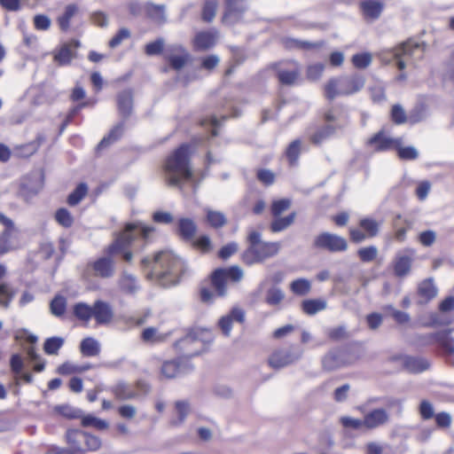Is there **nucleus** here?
Masks as SVG:
<instances>
[{
    "mask_svg": "<svg viewBox=\"0 0 454 454\" xmlns=\"http://www.w3.org/2000/svg\"><path fill=\"white\" fill-rule=\"evenodd\" d=\"M290 289L294 294L304 296L310 292L311 283L307 278H298L291 283Z\"/></svg>",
    "mask_w": 454,
    "mask_h": 454,
    "instance_id": "nucleus-44",
    "label": "nucleus"
},
{
    "mask_svg": "<svg viewBox=\"0 0 454 454\" xmlns=\"http://www.w3.org/2000/svg\"><path fill=\"white\" fill-rule=\"evenodd\" d=\"M423 47L413 40H408L394 49L383 51L379 53L380 61L389 64L395 60L398 69L403 70L413 59H420L423 55Z\"/></svg>",
    "mask_w": 454,
    "mask_h": 454,
    "instance_id": "nucleus-4",
    "label": "nucleus"
},
{
    "mask_svg": "<svg viewBox=\"0 0 454 454\" xmlns=\"http://www.w3.org/2000/svg\"><path fill=\"white\" fill-rule=\"evenodd\" d=\"M340 422L345 428L358 430L364 427V419H355L348 416H343Z\"/></svg>",
    "mask_w": 454,
    "mask_h": 454,
    "instance_id": "nucleus-63",
    "label": "nucleus"
},
{
    "mask_svg": "<svg viewBox=\"0 0 454 454\" xmlns=\"http://www.w3.org/2000/svg\"><path fill=\"white\" fill-rule=\"evenodd\" d=\"M82 425L85 427H91L98 430H105L109 427V424L106 420L101 419L90 414L82 417Z\"/></svg>",
    "mask_w": 454,
    "mask_h": 454,
    "instance_id": "nucleus-51",
    "label": "nucleus"
},
{
    "mask_svg": "<svg viewBox=\"0 0 454 454\" xmlns=\"http://www.w3.org/2000/svg\"><path fill=\"white\" fill-rule=\"evenodd\" d=\"M301 142L299 139L294 140L287 147L286 151V155L288 159V161L291 165H294L301 153Z\"/></svg>",
    "mask_w": 454,
    "mask_h": 454,
    "instance_id": "nucleus-55",
    "label": "nucleus"
},
{
    "mask_svg": "<svg viewBox=\"0 0 454 454\" xmlns=\"http://www.w3.org/2000/svg\"><path fill=\"white\" fill-rule=\"evenodd\" d=\"M207 223L213 228H221L227 223L223 213L210 208H205Z\"/></svg>",
    "mask_w": 454,
    "mask_h": 454,
    "instance_id": "nucleus-37",
    "label": "nucleus"
},
{
    "mask_svg": "<svg viewBox=\"0 0 454 454\" xmlns=\"http://www.w3.org/2000/svg\"><path fill=\"white\" fill-rule=\"evenodd\" d=\"M291 207V200L289 199H281L273 201L271 205V213L277 217L279 216L284 211Z\"/></svg>",
    "mask_w": 454,
    "mask_h": 454,
    "instance_id": "nucleus-61",
    "label": "nucleus"
},
{
    "mask_svg": "<svg viewBox=\"0 0 454 454\" xmlns=\"http://www.w3.org/2000/svg\"><path fill=\"white\" fill-rule=\"evenodd\" d=\"M364 83V77L358 74L333 78L325 84V96L329 99H333L338 96L352 95L360 91Z\"/></svg>",
    "mask_w": 454,
    "mask_h": 454,
    "instance_id": "nucleus-5",
    "label": "nucleus"
},
{
    "mask_svg": "<svg viewBox=\"0 0 454 454\" xmlns=\"http://www.w3.org/2000/svg\"><path fill=\"white\" fill-rule=\"evenodd\" d=\"M302 351L294 346L274 350L268 359L269 365L273 369H281L301 358Z\"/></svg>",
    "mask_w": 454,
    "mask_h": 454,
    "instance_id": "nucleus-12",
    "label": "nucleus"
},
{
    "mask_svg": "<svg viewBox=\"0 0 454 454\" xmlns=\"http://www.w3.org/2000/svg\"><path fill=\"white\" fill-rule=\"evenodd\" d=\"M360 227L365 231L368 238L376 237L380 231V223L376 220L365 217L360 220Z\"/></svg>",
    "mask_w": 454,
    "mask_h": 454,
    "instance_id": "nucleus-46",
    "label": "nucleus"
},
{
    "mask_svg": "<svg viewBox=\"0 0 454 454\" xmlns=\"http://www.w3.org/2000/svg\"><path fill=\"white\" fill-rule=\"evenodd\" d=\"M322 367L327 372L337 370L345 365L342 352L337 349L330 350L321 360Z\"/></svg>",
    "mask_w": 454,
    "mask_h": 454,
    "instance_id": "nucleus-24",
    "label": "nucleus"
},
{
    "mask_svg": "<svg viewBox=\"0 0 454 454\" xmlns=\"http://www.w3.org/2000/svg\"><path fill=\"white\" fill-rule=\"evenodd\" d=\"M450 332L437 333L432 335L447 356L454 355V338L450 335Z\"/></svg>",
    "mask_w": 454,
    "mask_h": 454,
    "instance_id": "nucleus-32",
    "label": "nucleus"
},
{
    "mask_svg": "<svg viewBox=\"0 0 454 454\" xmlns=\"http://www.w3.org/2000/svg\"><path fill=\"white\" fill-rule=\"evenodd\" d=\"M372 56L369 52L355 54L352 57L353 65L359 69H364L372 63Z\"/></svg>",
    "mask_w": 454,
    "mask_h": 454,
    "instance_id": "nucleus-57",
    "label": "nucleus"
},
{
    "mask_svg": "<svg viewBox=\"0 0 454 454\" xmlns=\"http://www.w3.org/2000/svg\"><path fill=\"white\" fill-rule=\"evenodd\" d=\"M190 156L191 146L183 144L167 158L164 165V176L168 185L182 189L184 183L192 180Z\"/></svg>",
    "mask_w": 454,
    "mask_h": 454,
    "instance_id": "nucleus-3",
    "label": "nucleus"
},
{
    "mask_svg": "<svg viewBox=\"0 0 454 454\" xmlns=\"http://www.w3.org/2000/svg\"><path fill=\"white\" fill-rule=\"evenodd\" d=\"M154 231L152 226H146L140 222L128 223L125 229L121 232L112 245L107 248L109 256H103L89 265L96 277L108 278L114 274V262L110 257L115 254H122L126 262H130L133 254L128 250L131 242L138 238L148 239L149 235Z\"/></svg>",
    "mask_w": 454,
    "mask_h": 454,
    "instance_id": "nucleus-1",
    "label": "nucleus"
},
{
    "mask_svg": "<svg viewBox=\"0 0 454 454\" xmlns=\"http://www.w3.org/2000/svg\"><path fill=\"white\" fill-rule=\"evenodd\" d=\"M243 270L239 266H232L228 269H217L212 274V285L218 294L223 296L226 293V282L231 279L234 282L241 280Z\"/></svg>",
    "mask_w": 454,
    "mask_h": 454,
    "instance_id": "nucleus-11",
    "label": "nucleus"
},
{
    "mask_svg": "<svg viewBox=\"0 0 454 454\" xmlns=\"http://www.w3.org/2000/svg\"><path fill=\"white\" fill-rule=\"evenodd\" d=\"M15 296V291L6 283L0 284V304L8 308Z\"/></svg>",
    "mask_w": 454,
    "mask_h": 454,
    "instance_id": "nucleus-54",
    "label": "nucleus"
},
{
    "mask_svg": "<svg viewBox=\"0 0 454 454\" xmlns=\"http://www.w3.org/2000/svg\"><path fill=\"white\" fill-rule=\"evenodd\" d=\"M146 14L156 22L166 21L165 6L147 3L145 6Z\"/></svg>",
    "mask_w": 454,
    "mask_h": 454,
    "instance_id": "nucleus-39",
    "label": "nucleus"
},
{
    "mask_svg": "<svg viewBox=\"0 0 454 454\" xmlns=\"http://www.w3.org/2000/svg\"><path fill=\"white\" fill-rule=\"evenodd\" d=\"M204 332H192L187 334L184 338L176 341V347L184 354V356L192 357L198 356L200 353L202 348V341L200 335L203 334Z\"/></svg>",
    "mask_w": 454,
    "mask_h": 454,
    "instance_id": "nucleus-14",
    "label": "nucleus"
},
{
    "mask_svg": "<svg viewBox=\"0 0 454 454\" xmlns=\"http://www.w3.org/2000/svg\"><path fill=\"white\" fill-rule=\"evenodd\" d=\"M88 192V186L84 183H81L67 197V203L74 207L79 204Z\"/></svg>",
    "mask_w": 454,
    "mask_h": 454,
    "instance_id": "nucleus-48",
    "label": "nucleus"
},
{
    "mask_svg": "<svg viewBox=\"0 0 454 454\" xmlns=\"http://www.w3.org/2000/svg\"><path fill=\"white\" fill-rule=\"evenodd\" d=\"M415 254V250L411 248H405L396 254L394 261V272L395 276L403 278L410 273Z\"/></svg>",
    "mask_w": 454,
    "mask_h": 454,
    "instance_id": "nucleus-16",
    "label": "nucleus"
},
{
    "mask_svg": "<svg viewBox=\"0 0 454 454\" xmlns=\"http://www.w3.org/2000/svg\"><path fill=\"white\" fill-rule=\"evenodd\" d=\"M197 231L196 223L190 218H181L178 222V233L185 240H192Z\"/></svg>",
    "mask_w": 454,
    "mask_h": 454,
    "instance_id": "nucleus-30",
    "label": "nucleus"
},
{
    "mask_svg": "<svg viewBox=\"0 0 454 454\" xmlns=\"http://www.w3.org/2000/svg\"><path fill=\"white\" fill-rule=\"evenodd\" d=\"M403 364L405 368L411 372H421L429 368L427 360L421 357H403Z\"/></svg>",
    "mask_w": 454,
    "mask_h": 454,
    "instance_id": "nucleus-34",
    "label": "nucleus"
},
{
    "mask_svg": "<svg viewBox=\"0 0 454 454\" xmlns=\"http://www.w3.org/2000/svg\"><path fill=\"white\" fill-rule=\"evenodd\" d=\"M67 442L75 454H86V451H97L102 446L101 439L80 429H68L66 433Z\"/></svg>",
    "mask_w": 454,
    "mask_h": 454,
    "instance_id": "nucleus-6",
    "label": "nucleus"
},
{
    "mask_svg": "<svg viewBox=\"0 0 454 454\" xmlns=\"http://www.w3.org/2000/svg\"><path fill=\"white\" fill-rule=\"evenodd\" d=\"M130 37V31L126 28H121L115 35L109 41V47L116 48L118 47L124 40H127Z\"/></svg>",
    "mask_w": 454,
    "mask_h": 454,
    "instance_id": "nucleus-64",
    "label": "nucleus"
},
{
    "mask_svg": "<svg viewBox=\"0 0 454 454\" xmlns=\"http://www.w3.org/2000/svg\"><path fill=\"white\" fill-rule=\"evenodd\" d=\"M402 138H393L386 134L384 131H380L370 138L368 144L375 151H387L395 149L402 145Z\"/></svg>",
    "mask_w": 454,
    "mask_h": 454,
    "instance_id": "nucleus-17",
    "label": "nucleus"
},
{
    "mask_svg": "<svg viewBox=\"0 0 454 454\" xmlns=\"http://www.w3.org/2000/svg\"><path fill=\"white\" fill-rule=\"evenodd\" d=\"M142 264L145 267L152 266L147 277L155 278L163 286L177 284L184 271V262L169 251L159 252L153 258L145 257Z\"/></svg>",
    "mask_w": 454,
    "mask_h": 454,
    "instance_id": "nucleus-2",
    "label": "nucleus"
},
{
    "mask_svg": "<svg viewBox=\"0 0 454 454\" xmlns=\"http://www.w3.org/2000/svg\"><path fill=\"white\" fill-rule=\"evenodd\" d=\"M217 6L218 0H206L202 8V20L211 22L215 16Z\"/></svg>",
    "mask_w": 454,
    "mask_h": 454,
    "instance_id": "nucleus-53",
    "label": "nucleus"
},
{
    "mask_svg": "<svg viewBox=\"0 0 454 454\" xmlns=\"http://www.w3.org/2000/svg\"><path fill=\"white\" fill-rule=\"evenodd\" d=\"M54 411L67 419H76L82 417V411L75 409L69 404L55 406Z\"/></svg>",
    "mask_w": 454,
    "mask_h": 454,
    "instance_id": "nucleus-56",
    "label": "nucleus"
},
{
    "mask_svg": "<svg viewBox=\"0 0 454 454\" xmlns=\"http://www.w3.org/2000/svg\"><path fill=\"white\" fill-rule=\"evenodd\" d=\"M247 9L245 0H225V10L223 22L233 25L239 22Z\"/></svg>",
    "mask_w": 454,
    "mask_h": 454,
    "instance_id": "nucleus-15",
    "label": "nucleus"
},
{
    "mask_svg": "<svg viewBox=\"0 0 454 454\" xmlns=\"http://www.w3.org/2000/svg\"><path fill=\"white\" fill-rule=\"evenodd\" d=\"M286 47L290 49H301L310 50L314 48H319L323 45V43H311L309 41H301L293 38H286L283 41Z\"/></svg>",
    "mask_w": 454,
    "mask_h": 454,
    "instance_id": "nucleus-42",
    "label": "nucleus"
},
{
    "mask_svg": "<svg viewBox=\"0 0 454 454\" xmlns=\"http://www.w3.org/2000/svg\"><path fill=\"white\" fill-rule=\"evenodd\" d=\"M418 294L422 299L420 302H427L434 299L437 294V288L434 284L433 278L423 280L418 287Z\"/></svg>",
    "mask_w": 454,
    "mask_h": 454,
    "instance_id": "nucleus-28",
    "label": "nucleus"
},
{
    "mask_svg": "<svg viewBox=\"0 0 454 454\" xmlns=\"http://www.w3.org/2000/svg\"><path fill=\"white\" fill-rule=\"evenodd\" d=\"M168 333H160L154 327L145 328L142 333V339L145 342L160 343L164 341Z\"/></svg>",
    "mask_w": 454,
    "mask_h": 454,
    "instance_id": "nucleus-45",
    "label": "nucleus"
},
{
    "mask_svg": "<svg viewBox=\"0 0 454 454\" xmlns=\"http://www.w3.org/2000/svg\"><path fill=\"white\" fill-rule=\"evenodd\" d=\"M67 308V300L64 296L57 295L50 303V309L55 317H61L64 315Z\"/></svg>",
    "mask_w": 454,
    "mask_h": 454,
    "instance_id": "nucleus-52",
    "label": "nucleus"
},
{
    "mask_svg": "<svg viewBox=\"0 0 454 454\" xmlns=\"http://www.w3.org/2000/svg\"><path fill=\"white\" fill-rule=\"evenodd\" d=\"M78 12V7L75 4H68L65 8V11L62 15H60L57 21L59 26V28L62 31H67L70 27V21L74 17V15Z\"/></svg>",
    "mask_w": 454,
    "mask_h": 454,
    "instance_id": "nucleus-36",
    "label": "nucleus"
},
{
    "mask_svg": "<svg viewBox=\"0 0 454 454\" xmlns=\"http://www.w3.org/2000/svg\"><path fill=\"white\" fill-rule=\"evenodd\" d=\"M64 339L61 337H51L45 340L43 350L47 355H58L59 350L64 345Z\"/></svg>",
    "mask_w": 454,
    "mask_h": 454,
    "instance_id": "nucleus-50",
    "label": "nucleus"
},
{
    "mask_svg": "<svg viewBox=\"0 0 454 454\" xmlns=\"http://www.w3.org/2000/svg\"><path fill=\"white\" fill-rule=\"evenodd\" d=\"M313 247L331 253H340L348 249V243L343 237L325 231L314 238Z\"/></svg>",
    "mask_w": 454,
    "mask_h": 454,
    "instance_id": "nucleus-10",
    "label": "nucleus"
},
{
    "mask_svg": "<svg viewBox=\"0 0 454 454\" xmlns=\"http://www.w3.org/2000/svg\"><path fill=\"white\" fill-rule=\"evenodd\" d=\"M79 46V43H64L59 50L54 52V61L59 66L69 65L74 58H75V49Z\"/></svg>",
    "mask_w": 454,
    "mask_h": 454,
    "instance_id": "nucleus-23",
    "label": "nucleus"
},
{
    "mask_svg": "<svg viewBox=\"0 0 454 454\" xmlns=\"http://www.w3.org/2000/svg\"><path fill=\"white\" fill-rule=\"evenodd\" d=\"M74 315L80 320L88 322L93 317V306L85 302H78L73 308Z\"/></svg>",
    "mask_w": 454,
    "mask_h": 454,
    "instance_id": "nucleus-43",
    "label": "nucleus"
},
{
    "mask_svg": "<svg viewBox=\"0 0 454 454\" xmlns=\"http://www.w3.org/2000/svg\"><path fill=\"white\" fill-rule=\"evenodd\" d=\"M325 120L328 124L317 128L313 133L309 134L310 142L316 145L327 141L337 130L342 129L348 124L345 118H341L331 111L325 114Z\"/></svg>",
    "mask_w": 454,
    "mask_h": 454,
    "instance_id": "nucleus-7",
    "label": "nucleus"
},
{
    "mask_svg": "<svg viewBox=\"0 0 454 454\" xmlns=\"http://www.w3.org/2000/svg\"><path fill=\"white\" fill-rule=\"evenodd\" d=\"M327 303L325 300L321 299H310L305 300L301 303V308L304 313L312 316L319 311L326 309Z\"/></svg>",
    "mask_w": 454,
    "mask_h": 454,
    "instance_id": "nucleus-35",
    "label": "nucleus"
},
{
    "mask_svg": "<svg viewBox=\"0 0 454 454\" xmlns=\"http://www.w3.org/2000/svg\"><path fill=\"white\" fill-rule=\"evenodd\" d=\"M369 90L373 102L380 103L386 100L385 88L380 82H378L373 86H371Z\"/></svg>",
    "mask_w": 454,
    "mask_h": 454,
    "instance_id": "nucleus-62",
    "label": "nucleus"
},
{
    "mask_svg": "<svg viewBox=\"0 0 454 454\" xmlns=\"http://www.w3.org/2000/svg\"><path fill=\"white\" fill-rule=\"evenodd\" d=\"M357 255L364 262H372L378 255V248L375 246H369L358 249Z\"/></svg>",
    "mask_w": 454,
    "mask_h": 454,
    "instance_id": "nucleus-58",
    "label": "nucleus"
},
{
    "mask_svg": "<svg viewBox=\"0 0 454 454\" xmlns=\"http://www.w3.org/2000/svg\"><path fill=\"white\" fill-rule=\"evenodd\" d=\"M56 221L63 227H71L74 223V218L70 212L66 208H59L55 214Z\"/></svg>",
    "mask_w": 454,
    "mask_h": 454,
    "instance_id": "nucleus-59",
    "label": "nucleus"
},
{
    "mask_svg": "<svg viewBox=\"0 0 454 454\" xmlns=\"http://www.w3.org/2000/svg\"><path fill=\"white\" fill-rule=\"evenodd\" d=\"M117 106L119 113L128 118L132 113L133 94L131 90H125L117 95Z\"/></svg>",
    "mask_w": 454,
    "mask_h": 454,
    "instance_id": "nucleus-26",
    "label": "nucleus"
},
{
    "mask_svg": "<svg viewBox=\"0 0 454 454\" xmlns=\"http://www.w3.org/2000/svg\"><path fill=\"white\" fill-rule=\"evenodd\" d=\"M177 418L171 420V425H181L191 411V407L186 401H177L175 403Z\"/></svg>",
    "mask_w": 454,
    "mask_h": 454,
    "instance_id": "nucleus-41",
    "label": "nucleus"
},
{
    "mask_svg": "<svg viewBox=\"0 0 454 454\" xmlns=\"http://www.w3.org/2000/svg\"><path fill=\"white\" fill-rule=\"evenodd\" d=\"M279 248L280 245L278 242H262L255 247H248L242 258L245 263L252 265L276 255Z\"/></svg>",
    "mask_w": 454,
    "mask_h": 454,
    "instance_id": "nucleus-9",
    "label": "nucleus"
},
{
    "mask_svg": "<svg viewBox=\"0 0 454 454\" xmlns=\"http://www.w3.org/2000/svg\"><path fill=\"white\" fill-rule=\"evenodd\" d=\"M165 41L163 38H158L154 42L149 43L145 45V51L148 56L158 55L162 52Z\"/></svg>",
    "mask_w": 454,
    "mask_h": 454,
    "instance_id": "nucleus-60",
    "label": "nucleus"
},
{
    "mask_svg": "<svg viewBox=\"0 0 454 454\" xmlns=\"http://www.w3.org/2000/svg\"><path fill=\"white\" fill-rule=\"evenodd\" d=\"M136 387L137 390L135 388V387L127 382L119 381L110 387V391L114 395V397L120 401H127L137 398L139 396L138 390L145 394L149 391L148 386L142 381L137 382Z\"/></svg>",
    "mask_w": 454,
    "mask_h": 454,
    "instance_id": "nucleus-13",
    "label": "nucleus"
},
{
    "mask_svg": "<svg viewBox=\"0 0 454 454\" xmlns=\"http://www.w3.org/2000/svg\"><path fill=\"white\" fill-rule=\"evenodd\" d=\"M165 55L170 66L176 70L183 68L189 59V53L180 44H172L168 46Z\"/></svg>",
    "mask_w": 454,
    "mask_h": 454,
    "instance_id": "nucleus-18",
    "label": "nucleus"
},
{
    "mask_svg": "<svg viewBox=\"0 0 454 454\" xmlns=\"http://www.w3.org/2000/svg\"><path fill=\"white\" fill-rule=\"evenodd\" d=\"M0 223L4 227L0 233V254H4L20 246V231L13 221L3 213H0Z\"/></svg>",
    "mask_w": 454,
    "mask_h": 454,
    "instance_id": "nucleus-8",
    "label": "nucleus"
},
{
    "mask_svg": "<svg viewBox=\"0 0 454 454\" xmlns=\"http://www.w3.org/2000/svg\"><path fill=\"white\" fill-rule=\"evenodd\" d=\"M161 374L167 379H172L185 372L179 360L166 361L161 366Z\"/></svg>",
    "mask_w": 454,
    "mask_h": 454,
    "instance_id": "nucleus-31",
    "label": "nucleus"
},
{
    "mask_svg": "<svg viewBox=\"0 0 454 454\" xmlns=\"http://www.w3.org/2000/svg\"><path fill=\"white\" fill-rule=\"evenodd\" d=\"M383 7V4L377 0H365L361 3L364 15L372 20H376L380 16Z\"/></svg>",
    "mask_w": 454,
    "mask_h": 454,
    "instance_id": "nucleus-27",
    "label": "nucleus"
},
{
    "mask_svg": "<svg viewBox=\"0 0 454 454\" xmlns=\"http://www.w3.org/2000/svg\"><path fill=\"white\" fill-rule=\"evenodd\" d=\"M121 292L127 294H134L139 290L137 278L127 272H123L118 281Z\"/></svg>",
    "mask_w": 454,
    "mask_h": 454,
    "instance_id": "nucleus-29",
    "label": "nucleus"
},
{
    "mask_svg": "<svg viewBox=\"0 0 454 454\" xmlns=\"http://www.w3.org/2000/svg\"><path fill=\"white\" fill-rule=\"evenodd\" d=\"M286 65V67L284 65L279 66L277 71L278 78L282 84L292 85L300 74V67L295 61L287 62Z\"/></svg>",
    "mask_w": 454,
    "mask_h": 454,
    "instance_id": "nucleus-21",
    "label": "nucleus"
},
{
    "mask_svg": "<svg viewBox=\"0 0 454 454\" xmlns=\"http://www.w3.org/2000/svg\"><path fill=\"white\" fill-rule=\"evenodd\" d=\"M245 320V311L239 308L234 307L227 314L223 316L218 321V326L224 336L229 337L231 332L233 322L243 323Z\"/></svg>",
    "mask_w": 454,
    "mask_h": 454,
    "instance_id": "nucleus-19",
    "label": "nucleus"
},
{
    "mask_svg": "<svg viewBox=\"0 0 454 454\" xmlns=\"http://www.w3.org/2000/svg\"><path fill=\"white\" fill-rule=\"evenodd\" d=\"M217 37L218 33L215 30L200 32L194 37V47L199 51L207 50L215 44Z\"/></svg>",
    "mask_w": 454,
    "mask_h": 454,
    "instance_id": "nucleus-25",
    "label": "nucleus"
},
{
    "mask_svg": "<svg viewBox=\"0 0 454 454\" xmlns=\"http://www.w3.org/2000/svg\"><path fill=\"white\" fill-rule=\"evenodd\" d=\"M401 220V216L398 215L394 223V228L395 229L394 237L398 242H403L406 239V233L412 228V222L408 219L403 220V226H398V221Z\"/></svg>",
    "mask_w": 454,
    "mask_h": 454,
    "instance_id": "nucleus-47",
    "label": "nucleus"
},
{
    "mask_svg": "<svg viewBox=\"0 0 454 454\" xmlns=\"http://www.w3.org/2000/svg\"><path fill=\"white\" fill-rule=\"evenodd\" d=\"M93 317L99 325L108 324L114 317V311L108 302L98 300L93 304Z\"/></svg>",
    "mask_w": 454,
    "mask_h": 454,
    "instance_id": "nucleus-22",
    "label": "nucleus"
},
{
    "mask_svg": "<svg viewBox=\"0 0 454 454\" xmlns=\"http://www.w3.org/2000/svg\"><path fill=\"white\" fill-rule=\"evenodd\" d=\"M285 299L284 292L277 286L270 287L265 295V301L270 306H278Z\"/></svg>",
    "mask_w": 454,
    "mask_h": 454,
    "instance_id": "nucleus-49",
    "label": "nucleus"
},
{
    "mask_svg": "<svg viewBox=\"0 0 454 454\" xmlns=\"http://www.w3.org/2000/svg\"><path fill=\"white\" fill-rule=\"evenodd\" d=\"M123 131L124 124L122 122L117 124L111 129L109 134L101 140L98 147L101 149L117 141L122 136Z\"/></svg>",
    "mask_w": 454,
    "mask_h": 454,
    "instance_id": "nucleus-40",
    "label": "nucleus"
},
{
    "mask_svg": "<svg viewBox=\"0 0 454 454\" xmlns=\"http://www.w3.org/2000/svg\"><path fill=\"white\" fill-rule=\"evenodd\" d=\"M80 351L84 356H97L100 353V344L94 338H85L80 344Z\"/></svg>",
    "mask_w": 454,
    "mask_h": 454,
    "instance_id": "nucleus-33",
    "label": "nucleus"
},
{
    "mask_svg": "<svg viewBox=\"0 0 454 454\" xmlns=\"http://www.w3.org/2000/svg\"><path fill=\"white\" fill-rule=\"evenodd\" d=\"M389 413L384 408L373 409L367 412L364 417V427L374 429L380 427L389 421Z\"/></svg>",
    "mask_w": 454,
    "mask_h": 454,
    "instance_id": "nucleus-20",
    "label": "nucleus"
},
{
    "mask_svg": "<svg viewBox=\"0 0 454 454\" xmlns=\"http://www.w3.org/2000/svg\"><path fill=\"white\" fill-rule=\"evenodd\" d=\"M296 214L294 212L285 217L277 216L270 223V230L272 232H280L287 229L294 222Z\"/></svg>",
    "mask_w": 454,
    "mask_h": 454,
    "instance_id": "nucleus-38",
    "label": "nucleus"
}]
</instances>
